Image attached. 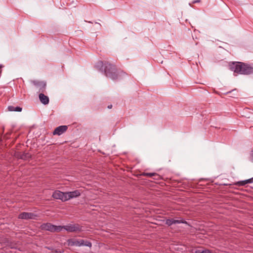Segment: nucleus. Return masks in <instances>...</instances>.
Wrapping results in <instances>:
<instances>
[{
	"label": "nucleus",
	"instance_id": "5",
	"mask_svg": "<svg viewBox=\"0 0 253 253\" xmlns=\"http://www.w3.org/2000/svg\"><path fill=\"white\" fill-rule=\"evenodd\" d=\"M62 230H66L69 232H76L82 231V226L79 224H68L65 226H61Z\"/></svg>",
	"mask_w": 253,
	"mask_h": 253
},
{
	"label": "nucleus",
	"instance_id": "23",
	"mask_svg": "<svg viewBox=\"0 0 253 253\" xmlns=\"http://www.w3.org/2000/svg\"><path fill=\"white\" fill-rule=\"evenodd\" d=\"M168 75L169 76V77H170V75H169V74H168Z\"/></svg>",
	"mask_w": 253,
	"mask_h": 253
},
{
	"label": "nucleus",
	"instance_id": "10",
	"mask_svg": "<svg viewBox=\"0 0 253 253\" xmlns=\"http://www.w3.org/2000/svg\"><path fill=\"white\" fill-rule=\"evenodd\" d=\"M15 156L18 159L27 160L31 158V155L28 153L17 152L15 153Z\"/></svg>",
	"mask_w": 253,
	"mask_h": 253
},
{
	"label": "nucleus",
	"instance_id": "21",
	"mask_svg": "<svg viewBox=\"0 0 253 253\" xmlns=\"http://www.w3.org/2000/svg\"><path fill=\"white\" fill-rule=\"evenodd\" d=\"M107 108L108 109H111L112 108V105L111 104V105H109L108 106Z\"/></svg>",
	"mask_w": 253,
	"mask_h": 253
},
{
	"label": "nucleus",
	"instance_id": "8",
	"mask_svg": "<svg viewBox=\"0 0 253 253\" xmlns=\"http://www.w3.org/2000/svg\"><path fill=\"white\" fill-rule=\"evenodd\" d=\"M68 129L67 126H60L55 128L54 130L53 131V135H60L64 133Z\"/></svg>",
	"mask_w": 253,
	"mask_h": 253
},
{
	"label": "nucleus",
	"instance_id": "12",
	"mask_svg": "<svg viewBox=\"0 0 253 253\" xmlns=\"http://www.w3.org/2000/svg\"><path fill=\"white\" fill-rule=\"evenodd\" d=\"M67 201L74 198H76L81 195V193L79 190H75L72 192H66Z\"/></svg>",
	"mask_w": 253,
	"mask_h": 253
},
{
	"label": "nucleus",
	"instance_id": "18",
	"mask_svg": "<svg viewBox=\"0 0 253 253\" xmlns=\"http://www.w3.org/2000/svg\"><path fill=\"white\" fill-rule=\"evenodd\" d=\"M246 181H247V183H253V177L250 178L249 179L246 180Z\"/></svg>",
	"mask_w": 253,
	"mask_h": 253
},
{
	"label": "nucleus",
	"instance_id": "15",
	"mask_svg": "<svg viewBox=\"0 0 253 253\" xmlns=\"http://www.w3.org/2000/svg\"><path fill=\"white\" fill-rule=\"evenodd\" d=\"M7 109L9 111L21 112L22 111V108L19 106L14 107L13 106H9Z\"/></svg>",
	"mask_w": 253,
	"mask_h": 253
},
{
	"label": "nucleus",
	"instance_id": "6",
	"mask_svg": "<svg viewBox=\"0 0 253 253\" xmlns=\"http://www.w3.org/2000/svg\"><path fill=\"white\" fill-rule=\"evenodd\" d=\"M38 216L33 212H21L18 215V218L22 219H37Z\"/></svg>",
	"mask_w": 253,
	"mask_h": 253
},
{
	"label": "nucleus",
	"instance_id": "11",
	"mask_svg": "<svg viewBox=\"0 0 253 253\" xmlns=\"http://www.w3.org/2000/svg\"><path fill=\"white\" fill-rule=\"evenodd\" d=\"M179 223H187V222L182 219H174L173 218L168 219L166 221V224L169 226H171L172 224Z\"/></svg>",
	"mask_w": 253,
	"mask_h": 253
},
{
	"label": "nucleus",
	"instance_id": "19",
	"mask_svg": "<svg viewBox=\"0 0 253 253\" xmlns=\"http://www.w3.org/2000/svg\"><path fill=\"white\" fill-rule=\"evenodd\" d=\"M251 156V161L253 163V150L252 151Z\"/></svg>",
	"mask_w": 253,
	"mask_h": 253
},
{
	"label": "nucleus",
	"instance_id": "9",
	"mask_svg": "<svg viewBox=\"0 0 253 253\" xmlns=\"http://www.w3.org/2000/svg\"><path fill=\"white\" fill-rule=\"evenodd\" d=\"M33 83L39 91L43 92L46 86V83L43 81H34Z\"/></svg>",
	"mask_w": 253,
	"mask_h": 253
},
{
	"label": "nucleus",
	"instance_id": "2",
	"mask_svg": "<svg viewBox=\"0 0 253 253\" xmlns=\"http://www.w3.org/2000/svg\"><path fill=\"white\" fill-rule=\"evenodd\" d=\"M229 69L238 74L250 75L253 74V67L243 62H232L229 64Z\"/></svg>",
	"mask_w": 253,
	"mask_h": 253
},
{
	"label": "nucleus",
	"instance_id": "16",
	"mask_svg": "<svg viewBox=\"0 0 253 253\" xmlns=\"http://www.w3.org/2000/svg\"><path fill=\"white\" fill-rule=\"evenodd\" d=\"M195 253H211L208 250L198 249L195 251Z\"/></svg>",
	"mask_w": 253,
	"mask_h": 253
},
{
	"label": "nucleus",
	"instance_id": "1",
	"mask_svg": "<svg viewBox=\"0 0 253 253\" xmlns=\"http://www.w3.org/2000/svg\"><path fill=\"white\" fill-rule=\"evenodd\" d=\"M95 67L99 71L104 72L107 78L119 79L121 78L126 79L127 77V74L123 72H117L115 66L108 62L98 61Z\"/></svg>",
	"mask_w": 253,
	"mask_h": 253
},
{
	"label": "nucleus",
	"instance_id": "24",
	"mask_svg": "<svg viewBox=\"0 0 253 253\" xmlns=\"http://www.w3.org/2000/svg\"><path fill=\"white\" fill-rule=\"evenodd\" d=\"M168 75L169 76V77H170V75H169V74H168Z\"/></svg>",
	"mask_w": 253,
	"mask_h": 253
},
{
	"label": "nucleus",
	"instance_id": "14",
	"mask_svg": "<svg viewBox=\"0 0 253 253\" xmlns=\"http://www.w3.org/2000/svg\"><path fill=\"white\" fill-rule=\"evenodd\" d=\"M141 175L146 176L148 177L157 176L158 178H154V179H159L160 178V175L155 172H143L141 174Z\"/></svg>",
	"mask_w": 253,
	"mask_h": 253
},
{
	"label": "nucleus",
	"instance_id": "4",
	"mask_svg": "<svg viewBox=\"0 0 253 253\" xmlns=\"http://www.w3.org/2000/svg\"><path fill=\"white\" fill-rule=\"evenodd\" d=\"M41 229L42 230L49 231L52 232H60L62 230L61 226H56L50 223H43L41 225Z\"/></svg>",
	"mask_w": 253,
	"mask_h": 253
},
{
	"label": "nucleus",
	"instance_id": "20",
	"mask_svg": "<svg viewBox=\"0 0 253 253\" xmlns=\"http://www.w3.org/2000/svg\"><path fill=\"white\" fill-rule=\"evenodd\" d=\"M200 2V0H195L193 2V3H196V2Z\"/></svg>",
	"mask_w": 253,
	"mask_h": 253
},
{
	"label": "nucleus",
	"instance_id": "7",
	"mask_svg": "<svg viewBox=\"0 0 253 253\" xmlns=\"http://www.w3.org/2000/svg\"><path fill=\"white\" fill-rule=\"evenodd\" d=\"M66 192H62L59 190L55 191L52 194V197L55 199L61 200L63 202L67 201Z\"/></svg>",
	"mask_w": 253,
	"mask_h": 253
},
{
	"label": "nucleus",
	"instance_id": "22",
	"mask_svg": "<svg viewBox=\"0 0 253 253\" xmlns=\"http://www.w3.org/2000/svg\"><path fill=\"white\" fill-rule=\"evenodd\" d=\"M168 75L169 76V77H170V75H169V74H168Z\"/></svg>",
	"mask_w": 253,
	"mask_h": 253
},
{
	"label": "nucleus",
	"instance_id": "17",
	"mask_svg": "<svg viewBox=\"0 0 253 253\" xmlns=\"http://www.w3.org/2000/svg\"><path fill=\"white\" fill-rule=\"evenodd\" d=\"M246 184H247V181H246V180H243V181H238L235 184V185L240 186H244Z\"/></svg>",
	"mask_w": 253,
	"mask_h": 253
},
{
	"label": "nucleus",
	"instance_id": "3",
	"mask_svg": "<svg viewBox=\"0 0 253 253\" xmlns=\"http://www.w3.org/2000/svg\"><path fill=\"white\" fill-rule=\"evenodd\" d=\"M67 243L69 246L80 247L84 246L90 248L92 246V244L90 242L83 239L78 240L75 239H69L67 240Z\"/></svg>",
	"mask_w": 253,
	"mask_h": 253
},
{
	"label": "nucleus",
	"instance_id": "13",
	"mask_svg": "<svg viewBox=\"0 0 253 253\" xmlns=\"http://www.w3.org/2000/svg\"><path fill=\"white\" fill-rule=\"evenodd\" d=\"M39 98L41 102L44 105L47 104L49 103L48 97L43 93L39 94Z\"/></svg>",
	"mask_w": 253,
	"mask_h": 253
}]
</instances>
